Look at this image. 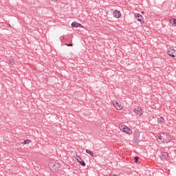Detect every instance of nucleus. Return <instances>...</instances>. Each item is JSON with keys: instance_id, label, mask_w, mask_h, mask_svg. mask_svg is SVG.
<instances>
[{"instance_id": "obj_1", "label": "nucleus", "mask_w": 176, "mask_h": 176, "mask_svg": "<svg viewBox=\"0 0 176 176\" xmlns=\"http://www.w3.org/2000/svg\"><path fill=\"white\" fill-rule=\"evenodd\" d=\"M48 167L52 173H58L61 168V165L57 160H52L48 164Z\"/></svg>"}, {"instance_id": "obj_2", "label": "nucleus", "mask_w": 176, "mask_h": 176, "mask_svg": "<svg viewBox=\"0 0 176 176\" xmlns=\"http://www.w3.org/2000/svg\"><path fill=\"white\" fill-rule=\"evenodd\" d=\"M112 104L117 111H122L124 107V101L122 99H113Z\"/></svg>"}, {"instance_id": "obj_3", "label": "nucleus", "mask_w": 176, "mask_h": 176, "mask_svg": "<svg viewBox=\"0 0 176 176\" xmlns=\"http://www.w3.org/2000/svg\"><path fill=\"white\" fill-rule=\"evenodd\" d=\"M157 141L159 144H166V142H170V139H168V136H167V135L162 134L158 136Z\"/></svg>"}, {"instance_id": "obj_4", "label": "nucleus", "mask_w": 176, "mask_h": 176, "mask_svg": "<svg viewBox=\"0 0 176 176\" xmlns=\"http://www.w3.org/2000/svg\"><path fill=\"white\" fill-rule=\"evenodd\" d=\"M119 129L121 131H122L123 133H126V134H133V131H131V129H130L129 128V126L123 124H120L119 125Z\"/></svg>"}, {"instance_id": "obj_5", "label": "nucleus", "mask_w": 176, "mask_h": 176, "mask_svg": "<svg viewBox=\"0 0 176 176\" xmlns=\"http://www.w3.org/2000/svg\"><path fill=\"white\" fill-rule=\"evenodd\" d=\"M135 20H137V21H139L140 24L142 25L144 23V16H142L141 14H135L134 16Z\"/></svg>"}, {"instance_id": "obj_6", "label": "nucleus", "mask_w": 176, "mask_h": 176, "mask_svg": "<svg viewBox=\"0 0 176 176\" xmlns=\"http://www.w3.org/2000/svg\"><path fill=\"white\" fill-rule=\"evenodd\" d=\"M167 54H168V56H170V57H173V58H175L176 50H174L173 48H168L167 50Z\"/></svg>"}, {"instance_id": "obj_7", "label": "nucleus", "mask_w": 176, "mask_h": 176, "mask_svg": "<svg viewBox=\"0 0 176 176\" xmlns=\"http://www.w3.org/2000/svg\"><path fill=\"white\" fill-rule=\"evenodd\" d=\"M133 112L135 113V115H137V116H141L144 111L141 107H136L134 109Z\"/></svg>"}, {"instance_id": "obj_8", "label": "nucleus", "mask_w": 176, "mask_h": 176, "mask_svg": "<svg viewBox=\"0 0 176 176\" xmlns=\"http://www.w3.org/2000/svg\"><path fill=\"white\" fill-rule=\"evenodd\" d=\"M113 16L115 19H120V17H122V12L118 10H115L113 12Z\"/></svg>"}, {"instance_id": "obj_9", "label": "nucleus", "mask_w": 176, "mask_h": 176, "mask_svg": "<svg viewBox=\"0 0 176 176\" xmlns=\"http://www.w3.org/2000/svg\"><path fill=\"white\" fill-rule=\"evenodd\" d=\"M72 27L73 28H84V26L82 24L76 22V21H74L72 23Z\"/></svg>"}, {"instance_id": "obj_10", "label": "nucleus", "mask_w": 176, "mask_h": 176, "mask_svg": "<svg viewBox=\"0 0 176 176\" xmlns=\"http://www.w3.org/2000/svg\"><path fill=\"white\" fill-rule=\"evenodd\" d=\"M77 158H76V161L80 163L81 164V166H82V167H85L86 166V163L85 162V161H83L82 160V158H80V157L79 156H76Z\"/></svg>"}, {"instance_id": "obj_11", "label": "nucleus", "mask_w": 176, "mask_h": 176, "mask_svg": "<svg viewBox=\"0 0 176 176\" xmlns=\"http://www.w3.org/2000/svg\"><path fill=\"white\" fill-rule=\"evenodd\" d=\"M167 159H168V153H162L161 154V160H167Z\"/></svg>"}, {"instance_id": "obj_12", "label": "nucleus", "mask_w": 176, "mask_h": 176, "mask_svg": "<svg viewBox=\"0 0 176 176\" xmlns=\"http://www.w3.org/2000/svg\"><path fill=\"white\" fill-rule=\"evenodd\" d=\"M32 141L30 139H26L22 142V145H30L31 144Z\"/></svg>"}, {"instance_id": "obj_13", "label": "nucleus", "mask_w": 176, "mask_h": 176, "mask_svg": "<svg viewBox=\"0 0 176 176\" xmlns=\"http://www.w3.org/2000/svg\"><path fill=\"white\" fill-rule=\"evenodd\" d=\"M86 153H88V155H89L92 157H93V156H94V153L92 151H90L89 150H86Z\"/></svg>"}, {"instance_id": "obj_14", "label": "nucleus", "mask_w": 176, "mask_h": 176, "mask_svg": "<svg viewBox=\"0 0 176 176\" xmlns=\"http://www.w3.org/2000/svg\"><path fill=\"white\" fill-rule=\"evenodd\" d=\"M16 64V60L14 59H10V65H14Z\"/></svg>"}, {"instance_id": "obj_15", "label": "nucleus", "mask_w": 176, "mask_h": 176, "mask_svg": "<svg viewBox=\"0 0 176 176\" xmlns=\"http://www.w3.org/2000/svg\"><path fill=\"white\" fill-rule=\"evenodd\" d=\"M170 23L171 24H175V25H176V19H172L170 20Z\"/></svg>"}, {"instance_id": "obj_16", "label": "nucleus", "mask_w": 176, "mask_h": 176, "mask_svg": "<svg viewBox=\"0 0 176 176\" xmlns=\"http://www.w3.org/2000/svg\"><path fill=\"white\" fill-rule=\"evenodd\" d=\"M52 3H60V0H50Z\"/></svg>"}, {"instance_id": "obj_17", "label": "nucleus", "mask_w": 176, "mask_h": 176, "mask_svg": "<svg viewBox=\"0 0 176 176\" xmlns=\"http://www.w3.org/2000/svg\"><path fill=\"white\" fill-rule=\"evenodd\" d=\"M135 163H138V160H140V157H135Z\"/></svg>"}, {"instance_id": "obj_18", "label": "nucleus", "mask_w": 176, "mask_h": 176, "mask_svg": "<svg viewBox=\"0 0 176 176\" xmlns=\"http://www.w3.org/2000/svg\"><path fill=\"white\" fill-rule=\"evenodd\" d=\"M65 45H66V46H74V45L72 43H69V44L66 43Z\"/></svg>"}, {"instance_id": "obj_19", "label": "nucleus", "mask_w": 176, "mask_h": 176, "mask_svg": "<svg viewBox=\"0 0 176 176\" xmlns=\"http://www.w3.org/2000/svg\"><path fill=\"white\" fill-rule=\"evenodd\" d=\"M160 120H161L162 122H163V120H164V118H160Z\"/></svg>"}, {"instance_id": "obj_20", "label": "nucleus", "mask_w": 176, "mask_h": 176, "mask_svg": "<svg viewBox=\"0 0 176 176\" xmlns=\"http://www.w3.org/2000/svg\"><path fill=\"white\" fill-rule=\"evenodd\" d=\"M144 14V12H142V14Z\"/></svg>"}]
</instances>
